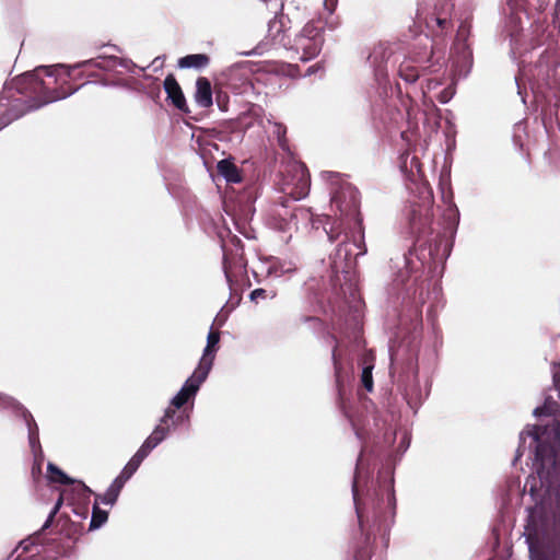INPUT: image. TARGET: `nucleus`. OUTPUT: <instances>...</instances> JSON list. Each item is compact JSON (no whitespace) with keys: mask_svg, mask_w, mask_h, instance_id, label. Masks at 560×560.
I'll list each match as a JSON object with an SVG mask.
<instances>
[{"mask_svg":"<svg viewBox=\"0 0 560 560\" xmlns=\"http://www.w3.org/2000/svg\"><path fill=\"white\" fill-rule=\"evenodd\" d=\"M357 513H358V518H359L360 527L363 530V515H362V512H361V510H360L358 504H357Z\"/></svg>","mask_w":560,"mask_h":560,"instance_id":"obj_39","label":"nucleus"},{"mask_svg":"<svg viewBox=\"0 0 560 560\" xmlns=\"http://www.w3.org/2000/svg\"><path fill=\"white\" fill-rule=\"evenodd\" d=\"M39 534L30 536L22 540L19 546L13 550L10 558L13 560H35L40 553L42 546L38 544Z\"/></svg>","mask_w":560,"mask_h":560,"instance_id":"obj_14","label":"nucleus"},{"mask_svg":"<svg viewBox=\"0 0 560 560\" xmlns=\"http://www.w3.org/2000/svg\"><path fill=\"white\" fill-rule=\"evenodd\" d=\"M372 370H373V366L372 365H365L362 370V374H361V384L362 386L368 390V392H372L373 390V376H372Z\"/></svg>","mask_w":560,"mask_h":560,"instance_id":"obj_26","label":"nucleus"},{"mask_svg":"<svg viewBox=\"0 0 560 560\" xmlns=\"http://www.w3.org/2000/svg\"><path fill=\"white\" fill-rule=\"evenodd\" d=\"M332 361H334V366H335L336 383H337V387H338V393H339V396H341V392H342V385H341V381H340L341 363H340L339 358L337 355V347L332 351Z\"/></svg>","mask_w":560,"mask_h":560,"instance_id":"obj_29","label":"nucleus"},{"mask_svg":"<svg viewBox=\"0 0 560 560\" xmlns=\"http://www.w3.org/2000/svg\"><path fill=\"white\" fill-rule=\"evenodd\" d=\"M288 68V71L287 73L290 75V77H299L300 75V68L298 65H288L287 66Z\"/></svg>","mask_w":560,"mask_h":560,"instance_id":"obj_37","label":"nucleus"},{"mask_svg":"<svg viewBox=\"0 0 560 560\" xmlns=\"http://www.w3.org/2000/svg\"><path fill=\"white\" fill-rule=\"evenodd\" d=\"M63 503V493H60L59 495V499L57 500L54 509L51 510V512L49 513L46 522L44 523V525L42 526L40 528V532H44L46 530L47 528H49L55 520V516L56 514L59 512L61 505Z\"/></svg>","mask_w":560,"mask_h":560,"instance_id":"obj_28","label":"nucleus"},{"mask_svg":"<svg viewBox=\"0 0 560 560\" xmlns=\"http://www.w3.org/2000/svg\"><path fill=\"white\" fill-rule=\"evenodd\" d=\"M110 61V59L98 57L73 67L65 65L40 67L39 105H46L71 95L79 88L92 81L95 68L109 69Z\"/></svg>","mask_w":560,"mask_h":560,"instance_id":"obj_1","label":"nucleus"},{"mask_svg":"<svg viewBox=\"0 0 560 560\" xmlns=\"http://www.w3.org/2000/svg\"><path fill=\"white\" fill-rule=\"evenodd\" d=\"M215 103L221 112H228L230 104L229 94L220 89H215Z\"/></svg>","mask_w":560,"mask_h":560,"instance_id":"obj_27","label":"nucleus"},{"mask_svg":"<svg viewBox=\"0 0 560 560\" xmlns=\"http://www.w3.org/2000/svg\"><path fill=\"white\" fill-rule=\"evenodd\" d=\"M211 82L206 77H199L196 81L195 101L203 108H209L213 104Z\"/></svg>","mask_w":560,"mask_h":560,"instance_id":"obj_16","label":"nucleus"},{"mask_svg":"<svg viewBox=\"0 0 560 560\" xmlns=\"http://www.w3.org/2000/svg\"><path fill=\"white\" fill-rule=\"evenodd\" d=\"M534 415L535 416H550L551 415V410H550V408L547 405H544V406L537 407L534 410Z\"/></svg>","mask_w":560,"mask_h":560,"instance_id":"obj_35","label":"nucleus"},{"mask_svg":"<svg viewBox=\"0 0 560 560\" xmlns=\"http://www.w3.org/2000/svg\"><path fill=\"white\" fill-rule=\"evenodd\" d=\"M393 51L390 48L383 43L374 46L372 52L369 56V60L372 65L381 68L382 65L392 56Z\"/></svg>","mask_w":560,"mask_h":560,"instance_id":"obj_22","label":"nucleus"},{"mask_svg":"<svg viewBox=\"0 0 560 560\" xmlns=\"http://www.w3.org/2000/svg\"><path fill=\"white\" fill-rule=\"evenodd\" d=\"M11 85V89H14L20 95L31 102L30 107L38 108L42 106L39 105V96L42 94L39 68L33 72H26L16 77Z\"/></svg>","mask_w":560,"mask_h":560,"instance_id":"obj_10","label":"nucleus"},{"mask_svg":"<svg viewBox=\"0 0 560 560\" xmlns=\"http://www.w3.org/2000/svg\"><path fill=\"white\" fill-rule=\"evenodd\" d=\"M218 173L229 183H241L243 180L241 171L231 159H223L217 164Z\"/></svg>","mask_w":560,"mask_h":560,"instance_id":"obj_19","label":"nucleus"},{"mask_svg":"<svg viewBox=\"0 0 560 560\" xmlns=\"http://www.w3.org/2000/svg\"><path fill=\"white\" fill-rule=\"evenodd\" d=\"M324 42V22L322 19L312 20L294 38L293 48L296 52H302V61H308L319 55Z\"/></svg>","mask_w":560,"mask_h":560,"instance_id":"obj_8","label":"nucleus"},{"mask_svg":"<svg viewBox=\"0 0 560 560\" xmlns=\"http://www.w3.org/2000/svg\"><path fill=\"white\" fill-rule=\"evenodd\" d=\"M535 441L537 442L535 457L537 462H540L541 465L545 464L546 460L555 463V454L552 447L539 441L538 433L534 435Z\"/></svg>","mask_w":560,"mask_h":560,"instance_id":"obj_23","label":"nucleus"},{"mask_svg":"<svg viewBox=\"0 0 560 560\" xmlns=\"http://www.w3.org/2000/svg\"><path fill=\"white\" fill-rule=\"evenodd\" d=\"M15 405H18V404H16V401H15L13 398L8 397V396H5V395H2V394L0 393V406H3V407H13V406H15Z\"/></svg>","mask_w":560,"mask_h":560,"instance_id":"obj_34","label":"nucleus"},{"mask_svg":"<svg viewBox=\"0 0 560 560\" xmlns=\"http://www.w3.org/2000/svg\"><path fill=\"white\" fill-rule=\"evenodd\" d=\"M100 494H95V502L93 504L92 518L90 522V530L100 528L108 520V513L105 510L100 509L98 504L101 501Z\"/></svg>","mask_w":560,"mask_h":560,"instance_id":"obj_21","label":"nucleus"},{"mask_svg":"<svg viewBox=\"0 0 560 560\" xmlns=\"http://www.w3.org/2000/svg\"><path fill=\"white\" fill-rule=\"evenodd\" d=\"M529 550L551 545L560 555V492L555 506L547 511L544 506L532 511L526 526Z\"/></svg>","mask_w":560,"mask_h":560,"instance_id":"obj_2","label":"nucleus"},{"mask_svg":"<svg viewBox=\"0 0 560 560\" xmlns=\"http://www.w3.org/2000/svg\"><path fill=\"white\" fill-rule=\"evenodd\" d=\"M83 510H84V514L88 513V508L86 506H84Z\"/></svg>","mask_w":560,"mask_h":560,"instance_id":"obj_44","label":"nucleus"},{"mask_svg":"<svg viewBox=\"0 0 560 560\" xmlns=\"http://www.w3.org/2000/svg\"><path fill=\"white\" fill-rule=\"evenodd\" d=\"M337 3H338V0H325V3H324L325 10L329 14H332L337 7Z\"/></svg>","mask_w":560,"mask_h":560,"instance_id":"obj_36","label":"nucleus"},{"mask_svg":"<svg viewBox=\"0 0 560 560\" xmlns=\"http://www.w3.org/2000/svg\"><path fill=\"white\" fill-rule=\"evenodd\" d=\"M220 342V331L218 329H211L207 337V346L203 350V354L200 359V362L197 366V370L209 374L213 361L215 358V352L218 351Z\"/></svg>","mask_w":560,"mask_h":560,"instance_id":"obj_12","label":"nucleus"},{"mask_svg":"<svg viewBox=\"0 0 560 560\" xmlns=\"http://www.w3.org/2000/svg\"><path fill=\"white\" fill-rule=\"evenodd\" d=\"M328 235L331 241H335L337 238V235H334L332 233H329Z\"/></svg>","mask_w":560,"mask_h":560,"instance_id":"obj_42","label":"nucleus"},{"mask_svg":"<svg viewBox=\"0 0 560 560\" xmlns=\"http://www.w3.org/2000/svg\"><path fill=\"white\" fill-rule=\"evenodd\" d=\"M434 22L435 24L439 26V28L441 30V33H443L444 31L448 30L451 27V20L446 19V18H435L434 19Z\"/></svg>","mask_w":560,"mask_h":560,"instance_id":"obj_32","label":"nucleus"},{"mask_svg":"<svg viewBox=\"0 0 560 560\" xmlns=\"http://www.w3.org/2000/svg\"><path fill=\"white\" fill-rule=\"evenodd\" d=\"M267 296H268V294L265 289H255L250 293V299L253 301H257L258 299H266Z\"/></svg>","mask_w":560,"mask_h":560,"instance_id":"obj_33","label":"nucleus"},{"mask_svg":"<svg viewBox=\"0 0 560 560\" xmlns=\"http://www.w3.org/2000/svg\"><path fill=\"white\" fill-rule=\"evenodd\" d=\"M23 416L27 422L28 430H30V439L33 440L34 435L37 434V425L35 423V420L33 419L32 415L28 410L23 409Z\"/></svg>","mask_w":560,"mask_h":560,"instance_id":"obj_30","label":"nucleus"},{"mask_svg":"<svg viewBox=\"0 0 560 560\" xmlns=\"http://www.w3.org/2000/svg\"><path fill=\"white\" fill-rule=\"evenodd\" d=\"M167 433L168 427L165 428L163 424L156 425L151 435L143 442L137 453L130 458L120 474L115 478L106 492L103 495H98L103 504L113 505L117 501L125 483L138 470L141 463L150 454V452L166 438Z\"/></svg>","mask_w":560,"mask_h":560,"instance_id":"obj_3","label":"nucleus"},{"mask_svg":"<svg viewBox=\"0 0 560 560\" xmlns=\"http://www.w3.org/2000/svg\"><path fill=\"white\" fill-rule=\"evenodd\" d=\"M313 72H314V67H310V68L307 69V74L310 75V74H312Z\"/></svg>","mask_w":560,"mask_h":560,"instance_id":"obj_41","label":"nucleus"},{"mask_svg":"<svg viewBox=\"0 0 560 560\" xmlns=\"http://www.w3.org/2000/svg\"><path fill=\"white\" fill-rule=\"evenodd\" d=\"M427 69H429V66H419L405 59L399 65L398 75L407 83H415L419 79L421 71L424 72Z\"/></svg>","mask_w":560,"mask_h":560,"instance_id":"obj_17","label":"nucleus"},{"mask_svg":"<svg viewBox=\"0 0 560 560\" xmlns=\"http://www.w3.org/2000/svg\"><path fill=\"white\" fill-rule=\"evenodd\" d=\"M369 506H372L373 526L381 535L385 547L388 545V533L395 517L396 498L393 480L378 482L372 497L369 499Z\"/></svg>","mask_w":560,"mask_h":560,"instance_id":"obj_6","label":"nucleus"},{"mask_svg":"<svg viewBox=\"0 0 560 560\" xmlns=\"http://www.w3.org/2000/svg\"><path fill=\"white\" fill-rule=\"evenodd\" d=\"M231 241L234 248H228L223 245V270L229 282L246 273L242 241L236 236Z\"/></svg>","mask_w":560,"mask_h":560,"instance_id":"obj_9","label":"nucleus"},{"mask_svg":"<svg viewBox=\"0 0 560 560\" xmlns=\"http://www.w3.org/2000/svg\"><path fill=\"white\" fill-rule=\"evenodd\" d=\"M448 100H450V95H448V93H447V90H444V91L440 94V96H439V101H440L441 103H446V102H448Z\"/></svg>","mask_w":560,"mask_h":560,"instance_id":"obj_38","label":"nucleus"},{"mask_svg":"<svg viewBox=\"0 0 560 560\" xmlns=\"http://www.w3.org/2000/svg\"><path fill=\"white\" fill-rule=\"evenodd\" d=\"M267 38H269L273 45L285 46L283 15H276L269 21Z\"/></svg>","mask_w":560,"mask_h":560,"instance_id":"obj_18","label":"nucleus"},{"mask_svg":"<svg viewBox=\"0 0 560 560\" xmlns=\"http://www.w3.org/2000/svg\"><path fill=\"white\" fill-rule=\"evenodd\" d=\"M433 57V49L432 47L428 48L427 45L423 47H415L411 51L408 60L419 65V66H425V63H429Z\"/></svg>","mask_w":560,"mask_h":560,"instance_id":"obj_24","label":"nucleus"},{"mask_svg":"<svg viewBox=\"0 0 560 560\" xmlns=\"http://www.w3.org/2000/svg\"><path fill=\"white\" fill-rule=\"evenodd\" d=\"M352 490H353V497H354V500L357 501V494H358V481H357V477L354 478L353 486H352Z\"/></svg>","mask_w":560,"mask_h":560,"instance_id":"obj_40","label":"nucleus"},{"mask_svg":"<svg viewBox=\"0 0 560 560\" xmlns=\"http://www.w3.org/2000/svg\"><path fill=\"white\" fill-rule=\"evenodd\" d=\"M336 257L337 258L343 257L345 260H350L351 259V250H350V248L348 246V243L342 242V243H340L338 245Z\"/></svg>","mask_w":560,"mask_h":560,"instance_id":"obj_31","label":"nucleus"},{"mask_svg":"<svg viewBox=\"0 0 560 560\" xmlns=\"http://www.w3.org/2000/svg\"><path fill=\"white\" fill-rule=\"evenodd\" d=\"M167 433L168 427L165 428L163 424L156 425L151 435L143 442L137 453L130 458L120 474L115 478L106 492L103 495H98L103 504L113 505L117 501L125 483L138 470L141 463L150 454V452L166 438Z\"/></svg>","mask_w":560,"mask_h":560,"instance_id":"obj_4","label":"nucleus"},{"mask_svg":"<svg viewBox=\"0 0 560 560\" xmlns=\"http://www.w3.org/2000/svg\"><path fill=\"white\" fill-rule=\"evenodd\" d=\"M366 535H370V533H366V534L361 533V536H363V538H364Z\"/></svg>","mask_w":560,"mask_h":560,"instance_id":"obj_43","label":"nucleus"},{"mask_svg":"<svg viewBox=\"0 0 560 560\" xmlns=\"http://www.w3.org/2000/svg\"><path fill=\"white\" fill-rule=\"evenodd\" d=\"M331 207L336 208L339 212L341 224H347L349 228H359L361 231L360 241L354 245L360 248L357 255H364L366 247L363 242L364 234L362 231V218L360 213V192L349 183L340 184L335 188L331 195Z\"/></svg>","mask_w":560,"mask_h":560,"instance_id":"obj_5","label":"nucleus"},{"mask_svg":"<svg viewBox=\"0 0 560 560\" xmlns=\"http://www.w3.org/2000/svg\"><path fill=\"white\" fill-rule=\"evenodd\" d=\"M207 376L208 374L205 372H201L197 369L195 370L192 375L185 382L184 386L172 399L171 405L165 410L160 424H163L165 428L168 427L170 431L171 427H175L177 423L184 420L183 412L176 416V409H180L190 398L196 396L200 385L206 381Z\"/></svg>","mask_w":560,"mask_h":560,"instance_id":"obj_7","label":"nucleus"},{"mask_svg":"<svg viewBox=\"0 0 560 560\" xmlns=\"http://www.w3.org/2000/svg\"><path fill=\"white\" fill-rule=\"evenodd\" d=\"M374 556H376V553L371 546V535H366L364 537V544L357 547L354 560H371Z\"/></svg>","mask_w":560,"mask_h":560,"instance_id":"obj_25","label":"nucleus"},{"mask_svg":"<svg viewBox=\"0 0 560 560\" xmlns=\"http://www.w3.org/2000/svg\"><path fill=\"white\" fill-rule=\"evenodd\" d=\"M164 90L167 94V100H170L178 110L189 113L183 90L173 73L166 75L164 80Z\"/></svg>","mask_w":560,"mask_h":560,"instance_id":"obj_13","label":"nucleus"},{"mask_svg":"<svg viewBox=\"0 0 560 560\" xmlns=\"http://www.w3.org/2000/svg\"><path fill=\"white\" fill-rule=\"evenodd\" d=\"M47 475L50 482L61 485H72L73 490L78 492L80 499L88 501L93 493L92 490L82 481H74L68 477L58 466L49 463L47 466Z\"/></svg>","mask_w":560,"mask_h":560,"instance_id":"obj_11","label":"nucleus"},{"mask_svg":"<svg viewBox=\"0 0 560 560\" xmlns=\"http://www.w3.org/2000/svg\"><path fill=\"white\" fill-rule=\"evenodd\" d=\"M210 63V57L207 54H192L178 59V67L182 69L194 68L203 69Z\"/></svg>","mask_w":560,"mask_h":560,"instance_id":"obj_20","label":"nucleus"},{"mask_svg":"<svg viewBox=\"0 0 560 560\" xmlns=\"http://www.w3.org/2000/svg\"><path fill=\"white\" fill-rule=\"evenodd\" d=\"M295 182L293 183L292 188L289 191V195L294 200H300L305 198L311 188V176L310 172L304 164L295 167Z\"/></svg>","mask_w":560,"mask_h":560,"instance_id":"obj_15","label":"nucleus"}]
</instances>
